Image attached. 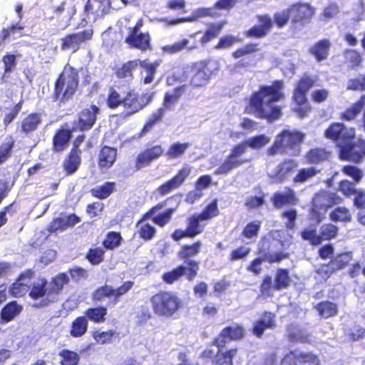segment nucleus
<instances>
[{"instance_id": "1", "label": "nucleus", "mask_w": 365, "mask_h": 365, "mask_svg": "<svg viewBox=\"0 0 365 365\" xmlns=\"http://www.w3.org/2000/svg\"><path fill=\"white\" fill-rule=\"evenodd\" d=\"M283 88L282 80H275L271 86H261L258 91L250 95L245 112L268 122L279 119L282 114V108L279 106H273L272 103L284 99Z\"/></svg>"}, {"instance_id": "2", "label": "nucleus", "mask_w": 365, "mask_h": 365, "mask_svg": "<svg viewBox=\"0 0 365 365\" xmlns=\"http://www.w3.org/2000/svg\"><path fill=\"white\" fill-rule=\"evenodd\" d=\"M79 88V73L77 68L67 63L54 81L51 100L58 105L72 100Z\"/></svg>"}, {"instance_id": "3", "label": "nucleus", "mask_w": 365, "mask_h": 365, "mask_svg": "<svg viewBox=\"0 0 365 365\" xmlns=\"http://www.w3.org/2000/svg\"><path fill=\"white\" fill-rule=\"evenodd\" d=\"M69 279L65 272L52 277L50 282L44 277H39L38 282L30 284L29 296L34 300L43 298L41 306H48L58 300V296L68 284Z\"/></svg>"}, {"instance_id": "4", "label": "nucleus", "mask_w": 365, "mask_h": 365, "mask_svg": "<svg viewBox=\"0 0 365 365\" xmlns=\"http://www.w3.org/2000/svg\"><path fill=\"white\" fill-rule=\"evenodd\" d=\"M153 313L158 317L172 318L182 307L181 299L175 292L160 290L150 297Z\"/></svg>"}, {"instance_id": "5", "label": "nucleus", "mask_w": 365, "mask_h": 365, "mask_svg": "<svg viewBox=\"0 0 365 365\" xmlns=\"http://www.w3.org/2000/svg\"><path fill=\"white\" fill-rule=\"evenodd\" d=\"M291 17L289 9L287 8L274 14L273 19L269 14H258L256 19L258 24L253 25L245 32L248 38H262L271 31L273 24L279 29L285 26Z\"/></svg>"}, {"instance_id": "6", "label": "nucleus", "mask_w": 365, "mask_h": 365, "mask_svg": "<svg viewBox=\"0 0 365 365\" xmlns=\"http://www.w3.org/2000/svg\"><path fill=\"white\" fill-rule=\"evenodd\" d=\"M305 138V134L297 130H282L277 135L273 144L267 150L268 155H284L289 150L300 151L301 144Z\"/></svg>"}, {"instance_id": "7", "label": "nucleus", "mask_w": 365, "mask_h": 365, "mask_svg": "<svg viewBox=\"0 0 365 365\" xmlns=\"http://www.w3.org/2000/svg\"><path fill=\"white\" fill-rule=\"evenodd\" d=\"M190 74V84L194 88H200L207 86L212 78L218 71L216 61L212 58H205L192 62L188 66Z\"/></svg>"}, {"instance_id": "8", "label": "nucleus", "mask_w": 365, "mask_h": 365, "mask_svg": "<svg viewBox=\"0 0 365 365\" xmlns=\"http://www.w3.org/2000/svg\"><path fill=\"white\" fill-rule=\"evenodd\" d=\"M155 93L147 91L140 93L135 88L129 89L123 96V110L118 114L121 120H126L142 111L153 100Z\"/></svg>"}, {"instance_id": "9", "label": "nucleus", "mask_w": 365, "mask_h": 365, "mask_svg": "<svg viewBox=\"0 0 365 365\" xmlns=\"http://www.w3.org/2000/svg\"><path fill=\"white\" fill-rule=\"evenodd\" d=\"M317 78L307 73L303 74L297 81L294 88L292 100L297 106L294 111L301 118H304L311 111L307 94L316 85Z\"/></svg>"}, {"instance_id": "10", "label": "nucleus", "mask_w": 365, "mask_h": 365, "mask_svg": "<svg viewBox=\"0 0 365 365\" xmlns=\"http://www.w3.org/2000/svg\"><path fill=\"white\" fill-rule=\"evenodd\" d=\"M143 26V20L139 19L135 25L128 26L126 29L128 34L124 39V42L131 48L145 52L152 50L153 46L150 34L148 31L142 32L140 31Z\"/></svg>"}, {"instance_id": "11", "label": "nucleus", "mask_w": 365, "mask_h": 365, "mask_svg": "<svg viewBox=\"0 0 365 365\" xmlns=\"http://www.w3.org/2000/svg\"><path fill=\"white\" fill-rule=\"evenodd\" d=\"M257 254L259 255V257L253 259L246 267L247 271L252 273L255 276L261 274L262 271L261 267L262 262H266L270 264H278L289 258V253L283 251L270 252L269 247H266L264 245L257 248Z\"/></svg>"}, {"instance_id": "12", "label": "nucleus", "mask_w": 365, "mask_h": 365, "mask_svg": "<svg viewBox=\"0 0 365 365\" xmlns=\"http://www.w3.org/2000/svg\"><path fill=\"white\" fill-rule=\"evenodd\" d=\"M200 269V262L197 260L190 259L184 262V264H180L173 269L165 272L162 274L163 281L168 284H172L178 281L182 276L191 282L197 275Z\"/></svg>"}, {"instance_id": "13", "label": "nucleus", "mask_w": 365, "mask_h": 365, "mask_svg": "<svg viewBox=\"0 0 365 365\" xmlns=\"http://www.w3.org/2000/svg\"><path fill=\"white\" fill-rule=\"evenodd\" d=\"M247 149V146L244 140L235 145L230 154L215 170V173L217 175L227 174L232 170L249 163V159L242 158V155L246 153Z\"/></svg>"}, {"instance_id": "14", "label": "nucleus", "mask_w": 365, "mask_h": 365, "mask_svg": "<svg viewBox=\"0 0 365 365\" xmlns=\"http://www.w3.org/2000/svg\"><path fill=\"white\" fill-rule=\"evenodd\" d=\"M324 137L334 142L341 148V145L352 141L356 137V130L353 127H346L343 123L333 122L324 131Z\"/></svg>"}, {"instance_id": "15", "label": "nucleus", "mask_w": 365, "mask_h": 365, "mask_svg": "<svg viewBox=\"0 0 365 365\" xmlns=\"http://www.w3.org/2000/svg\"><path fill=\"white\" fill-rule=\"evenodd\" d=\"M246 329L245 327L238 323H233L231 325L225 327L215 337L212 341V345L216 346L218 349H222L227 344L231 341H240L245 338Z\"/></svg>"}, {"instance_id": "16", "label": "nucleus", "mask_w": 365, "mask_h": 365, "mask_svg": "<svg viewBox=\"0 0 365 365\" xmlns=\"http://www.w3.org/2000/svg\"><path fill=\"white\" fill-rule=\"evenodd\" d=\"M339 155L343 160L361 163L365 158V139L359 138L356 141H349L341 145Z\"/></svg>"}, {"instance_id": "17", "label": "nucleus", "mask_w": 365, "mask_h": 365, "mask_svg": "<svg viewBox=\"0 0 365 365\" xmlns=\"http://www.w3.org/2000/svg\"><path fill=\"white\" fill-rule=\"evenodd\" d=\"M93 34L94 31L92 28L76 33L68 34L60 39V48L62 51L70 50L72 53H76L81 48L83 43L93 38Z\"/></svg>"}, {"instance_id": "18", "label": "nucleus", "mask_w": 365, "mask_h": 365, "mask_svg": "<svg viewBox=\"0 0 365 365\" xmlns=\"http://www.w3.org/2000/svg\"><path fill=\"white\" fill-rule=\"evenodd\" d=\"M202 221L196 213L190 215L187 218L186 228L175 230L170 235L172 240L178 242L183 238H195L204 232L205 225L202 223Z\"/></svg>"}, {"instance_id": "19", "label": "nucleus", "mask_w": 365, "mask_h": 365, "mask_svg": "<svg viewBox=\"0 0 365 365\" xmlns=\"http://www.w3.org/2000/svg\"><path fill=\"white\" fill-rule=\"evenodd\" d=\"M279 365H320V360L318 355L312 351L292 349L283 355Z\"/></svg>"}, {"instance_id": "20", "label": "nucleus", "mask_w": 365, "mask_h": 365, "mask_svg": "<svg viewBox=\"0 0 365 365\" xmlns=\"http://www.w3.org/2000/svg\"><path fill=\"white\" fill-rule=\"evenodd\" d=\"M288 9L294 25L304 26L310 23L316 12L315 8L308 2L298 1L292 4Z\"/></svg>"}, {"instance_id": "21", "label": "nucleus", "mask_w": 365, "mask_h": 365, "mask_svg": "<svg viewBox=\"0 0 365 365\" xmlns=\"http://www.w3.org/2000/svg\"><path fill=\"white\" fill-rule=\"evenodd\" d=\"M99 113L100 108L94 104L81 110L78 113L77 119L73 122V130L83 132L90 130L96 124Z\"/></svg>"}, {"instance_id": "22", "label": "nucleus", "mask_w": 365, "mask_h": 365, "mask_svg": "<svg viewBox=\"0 0 365 365\" xmlns=\"http://www.w3.org/2000/svg\"><path fill=\"white\" fill-rule=\"evenodd\" d=\"M276 327V314L272 312L264 311L259 317L253 322L251 332L257 338L261 339L266 330L274 329Z\"/></svg>"}, {"instance_id": "23", "label": "nucleus", "mask_w": 365, "mask_h": 365, "mask_svg": "<svg viewBox=\"0 0 365 365\" xmlns=\"http://www.w3.org/2000/svg\"><path fill=\"white\" fill-rule=\"evenodd\" d=\"M190 168H180L174 176L157 187V193L160 196H165L179 188L184 184L185 180L190 175Z\"/></svg>"}, {"instance_id": "24", "label": "nucleus", "mask_w": 365, "mask_h": 365, "mask_svg": "<svg viewBox=\"0 0 365 365\" xmlns=\"http://www.w3.org/2000/svg\"><path fill=\"white\" fill-rule=\"evenodd\" d=\"M164 153V149L160 144H156L145 148L137 155L135 161V170L147 167L150 163L160 158Z\"/></svg>"}, {"instance_id": "25", "label": "nucleus", "mask_w": 365, "mask_h": 365, "mask_svg": "<svg viewBox=\"0 0 365 365\" xmlns=\"http://www.w3.org/2000/svg\"><path fill=\"white\" fill-rule=\"evenodd\" d=\"M312 202L316 207H321L325 212L334 205L341 203L343 198L335 192L320 190L314 194Z\"/></svg>"}, {"instance_id": "26", "label": "nucleus", "mask_w": 365, "mask_h": 365, "mask_svg": "<svg viewBox=\"0 0 365 365\" xmlns=\"http://www.w3.org/2000/svg\"><path fill=\"white\" fill-rule=\"evenodd\" d=\"M34 271L32 269H27L22 272L9 288V293L12 297H21L29 294L30 284L24 282V280L29 279V281L34 276Z\"/></svg>"}, {"instance_id": "27", "label": "nucleus", "mask_w": 365, "mask_h": 365, "mask_svg": "<svg viewBox=\"0 0 365 365\" xmlns=\"http://www.w3.org/2000/svg\"><path fill=\"white\" fill-rule=\"evenodd\" d=\"M81 218L72 213L64 217H55L47 227V231L50 233L63 232L68 227H72L81 222Z\"/></svg>"}, {"instance_id": "28", "label": "nucleus", "mask_w": 365, "mask_h": 365, "mask_svg": "<svg viewBox=\"0 0 365 365\" xmlns=\"http://www.w3.org/2000/svg\"><path fill=\"white\" fill-rule=\"evenodd\" d=\"M42 122V114L41 113H30L21 120L19 126V131L21 134L29 136L38 130Z\"/></svg>"}, {"instance_id": "29", "label": "nucleus", "mask_w": 365, "mask_h": 365, "mask_svg": "<svg viewBox=\"0 0 365 365\" xmlns=\"http://www.w3.org/2000/svg\"><path fill=\"white\" fill-rule=\"evenodd\" d=\"M73 132H76V130H73V127L71 129L63 128L57 129L52 139L53 150L60 153L66 150L72 138Z\"/></svg>"}, {"instance_id": "30", "label": "nucleus", "mask_w": 365, "mask_h": 365, "mask_svg": "<svg viewBox=\"0 0 365 365\" xmlns=\"http://www.w3.org/2000/svg\"><path fill=\"white\" fill-rule=\"evenodd\" d=\"M298 163L293 159H286L280 163L274 173L273 179L276 182H282L287 180L297 170Z\"/></svg>"}, {"instance_id": "31", "label": "nucleus", "mask_w": 365, "mask_h": 365, "mask_svg": "<svg viewBox=\"0 0 365 365\" xmlns=\"http://www.w3.org/2000/svg\"><path fill=\"white\" fill-rule=\"evenodd\" d=\"M331 43L328 38H322L315 42L309 48V53L316 61L322 62L328 58Z\"/></svg>"}, {"instance_id": "32", "label": "nucleus", "mask_w": 365, "mask_h": 365, "mask_svg": "<svg viewBox=\"0 0 365 365\" xmlns=\"http://www.w3.org/2000/svg\"><path fill=\"white\" fill-rule=\"evenodd\" d=\"M118 150L108 145L101 147L98 155V165L100 169L110 168L117 159Z\"/></svg>"}, {"instance_id": "33", "label": "nucleus", "mask_w": 365, "mask_h": 365, "mask_svg": "<svg viewBox=\"0 0 365 365\" xmlns=\"http://www.w3.org/2000/svg\"><path fill=\"white\" fill-rule=\"evenodd\" d=\"M331 153L324 147H314L310 148L304 155L307 163L310 165H319L328 161Z\"/></svg>"}, {"instance_id": "34", "label": "nucleus", "mask_w": 365, "mask_h": 365, "mask_svg": "<svg viewBox=\"0 0 365 365\" xmlns=\"http://www.w3.org/2000/svg\"><path fill=\"white\" fill-rule=\"evenodd\" d=\"M187 86L185 84L179 86L173 89L171 92H166L164 95L162 106L159 108L163 109V113L171 110L178 103L180 98L186 91Z\"/></svg>"}, {"instance_id": "35", "label": "nucleus", "mask_w": 365, "mask_h": 365, "mask_svg": "<svg viewBox=\"0 0 365 365\" xmlns=\"http://www.w3.org/2000/svg\"><path fill=\"white\" fill-rule=\"evenodd\" d=\"M272 202L274 207L279 209L284 206L297 205L298 199L294 190L289 189L286 192H274L272 197Z\"/></svg>"}, {"instance_id": "36", "label": "nucleus", "mask_w": 365, "mask_h": 365, "mask_svg": "<svg viewBox=\"0 0 365 365\" xmlns=\"http://www.w3.org/2000/svg\"><path fill=\"white\" fill-rule=\"evenodd\" d=\"M23 311V306L16 301L6 304L0 312V323L6 324L14 320Z\"/></svg>"}, {"instance_id": "37", "label": "nucleus", "mask_w": 365, "mask_h": 365, "mask_svg": "<svg viewBox=\"0 0 365 365\" xmlns=\"http://www.w3.org/2000/svg\"><path fill=\"white\" fill-rule=\"evenodd\" d=\"M237 347L225 350L218 349L212 359V365H234L233 359L238 354Z\"/></svg>"}, {"instance_id": "38", "label": "nucleus", "mask_w": 365, "mask_h": 365, "mask_svg": "<svg viewBox=\"0 0 365 365\" xmlns=\"http://www.w3.org/2000/svg\"><path fill=\"white\" fill-rule=\"evenodd\" d=\"M24 101L20 100L18 103L6 106L2 108L3 118L2 123L4 128L10 125L12 122L18 117L22 110Z\"/></svg>"}, {"instance_id": "39", "label": "nucleus", "mask_w": 365, "mask_h": 365, "mask_svg": "<svg viewBox=\"0 0 365 365\" xmlns=\"http://www.w3.org/2000/svg\"><path fill=\"white\" fill-rule=\"evenodd\" d=\"M165 114L163 108H157L144 123L140 130L139 136L143 137L150 133L158 124L163 121Z\"/></svg>"}, {"instance_id": "40", "label": "nucleus", "mask_w": 365, "mask_h": 365, "mask_svg": "<svg viewBox=\"0 0 365 365\" xmlns=\"http://www.w3.org/2000/svg\"><path fill=\"white\" fill-rule=\"evenodd\" d=\"M318 315L322 319H329L335 317L338 314V306L336 303L324 300L314 306Z\"/></svg>"}, {"instance_id": "41", "label": "nucleus", "mask_w": 365, "mask_h": 365, "mask_svg": "<svg viewBox=\"0 0 365 365\" xmlns=\"http://www.w3.org/2000/svg\"><path fill=\"white\" fill-rule=\"evenodd\" d=\"M81 163V153L70 150L62 163L66 175H71L79 168Z\"/></svg>"}, {"instance_id": "42", "label": "nucleus", "mask_w": 365, "mask_h": 365, "mask_svg": "<svg viewBox=\"0 0 365 365\" xmlns=\"http://www.w3.org/2000/svg\"><path fill=\"white\" fill-rule=\"evenodd\" d=\"M108 309L105 306H96L87 308L83 316L87 318V321H91L94 324H101L106 321Z\"/></svg>"}, {"instance_id": "43", "label": "nucleus", "mask_w": 365, "mask_h": 365, "mask_svg": "<svg viewBox=\"0 0 365 365\" xmlns=\"http://www.w3.org/2000/svg\"><path fill=\"white\" fill-rule=\"evenodd\" d=\"M139 59L129 60L123 63L120 67L116 68L114 74L120 79L128 78L132 80L134 77L133 72L137 69Z\"/></svg>"}, {"instance_id": "44", "label": "nucleus", "mask_w": 365, "mask_h": 365, "mask_svg": "<svg viewBox=\"0 0 365 365\" xmlns=\"http://www.w3.org/2000/svg\"><path fill=\"white\" fill-rule=\"evenodd\" d=\"M225 24V21L209 23L207 24V29L203 32L202 36L200 40V43L202 46H205L210 41L216 38L222 31Z\"/></svg>"}, {"instance_id": "45", "label": "nucleus", "mask_w": 365, "mask_h": 365, "mask_svg": "<svg viewBox=\"0 0 365 365\" xmlns=\"http://www.w3.org/2000/svg\"><path fill=\"white\" fill-rule=\"evenodd\" d=\"M161 63V60H155L150 63L148 59L139 60L138 66L142 68L146 72V76L143 78L144 84H150L155 79L157 69Z\"/></svg>"}, {"instance_id": "46", "label": "nucleus", "mask_w": 365, "mask_h": 365, "mask_svg": "<svg viewBox=\"0 0 365 365\" xmlns=\"http://www.w3.org/2000/svg\"><path fill=\"white\" fill-rule=\"evenodd\" d=\"M88 329V322L83 315L75 318L70 326L69 333L73 338H80L86 334Z\"/></svg>"}, {"instance_id": "47", "label": "nucleus", "mask_w": 365, "mask_h": 365, "mask_svg": "<svg viewBox=\"0 0 365 365\" xmlns=\"http://www.w3.org/2000/svg\"><path fill=\"white\" fill-rule=\"evenodd\" d=\"M287 339L289 342L293 344H307L311 342L310 334L301 329H295V326L294 324H289L287 327Z\"/></svg>"}, {"instance_id": "48", "label": "nucleus", "mask_w": 365, "mask_h": 365, "mask_svg": "<svg viewBox=\"0 0 365 365\" xmlns=\"http://www.w3.org/2000/svg\"><path fill=\"white\" fill-rule=\"evenodd\" d=\"M201 247L202 242L200 240L195 241L190 245H183L178 252V257L185 262L190 260L191 259L190 258L200 253Z\"/></svg>"}, {"instance_id": "49", "label": "nucleus", "mask_w": 365, "mask_h": 365, "mask_svg": "<svg viewBox=\"0 0 365 365\" xmlns=\"http://www.w3.org/2000/svg\"><path fill=\"white\" fill-rule=\"evenodd\" d=\"M292 279L289 276V271L287 268H277L274 274V290H282L289 287Z\"/></svg>"}, {"instance_id": "50", "label": "nucleus", "mask_w": 365, "mask_h": 365, "mask_svg": "<svg viewBox=\"0 0 365 365\" xmlns=\"http://www.w3.org/2000/svg\"><path fill=\"white\" fill-rule=\"evenodd\" d=\"M116 187L115 182L107 181L101 185L91 189L90 192L93 197L104 200L108 197Z\"/></svg>"}, {"instance_id": "51", "label": "nucleus", "mask_w": 365, "mask_h": 365, "mask_svg": "<svg viewBox=\"0 0 365 365\" xmlns=\"http://www.w3.org/2000/svg\"><path fill=\"white\" fill-rule=\"evenodd\" d=\"M197 48V45L194 43L192 45H190V41L187 38H183L181 41L175 42L173 44L166 45L163 47V51L164 53L168 54H173L176 53H179L183 49H187V51H192Z\"/></svg>"}, {"instance_id": "52", "label": "nucleus", "mask_w": 365, "mask_h": 365, "mask_svg": "<svg viewBox=\"0 0 365 365\" xmlns=\"http://www.w3.org/2000/svg\"><path fill=\"white\" fill-rule=\"evenodd\" d=\"M123 240V239L119 232L109 231L106 235L102 244L105 250H113L122 244Z\"/></svg>"}, {"instance_id": "53", "label": "nucleus", "mask_w": 365, "mask_h": 365, "mask_svg": "<svg viewBox=\"0 0 365 365\" xmlns=\"http://www.w3.org/2000/svg\"><path fill=\"white\" fill-rule=\"evenodd\" d=\"M352 260L353 252L351 251H345L336 255L330 261L337 271L348 267Z\"/></svg>"}, {"instance_id": "54", "label": "nucleus", "mask_w": 365, "mask_h": 365, "mask_svg": "<svg viewBox=\"0 0 365 365\" xmlns=\"http://www.w3.org/2000/svg\"><path fill=\"white\" fill-rule=\"evenodd\" d=\"M190 147V143L188 142L180 143L176 142L172 143L168 150L165 153V155L168 159H175L180 158L184 155L185 151Z\"/></svg>"}, {"instance_id": "55", "label": "nucleus", "mask_w": 365, "mask_h": 365, "mask_svg": "<svg viewBox=\"0 0 365 365\" xmlns=\"http://www.w3.org/2000/svg\"><path fill=\"white\" fill-rule=\"evenodd\" d=\"M218 200L213 199L208 203L200 213H196L203 221H210L220 214Z\"/></svg>"}, {"instance_id": "56", "label": "nucleus", "mask_w": 365, "mask_h": 365, "mask_svg": "<svg viewBox=\"0 0 365 365\" xmlns=\"http://www.w3.org/2000/svg\"><path fill=\"white\" fill-rule=\"evenodd\" d=\"M106 298L113 299V287L107 284L97 287L91 293V299L93 302H101Z\"/></svg>"}, {"instance_id": "57", "label": "nucleus", "mask_w": 365, "mask_h": 365, "mask_svg": "<svg viewBox=\"0 0 365 365\" xmlns=\"http://www.w3.org/2000/svg\"><path fill=\"white\" fill-rule=\"evenodd\" d=\"M136 227L138 237L145 242L150 241L156 236L155 227L149 222L136 225Z\"/></svg>"}, {"instance_id": "58", "label": "nucleus", "mask_w": 365, "mask_h": 365, "mask_svg": "<svg viewBox=\"0 0 365 365\" xmlns=\"http://www.w3.org/2000/svg\"><path fill=\"white\" fill-rule=\"evenodd\" d=\"M105 252V249L103 247H91L88 249L85 258L91 264L98 265L104 261Z\"/></svg>"}, {"instance_id": "59", "label": "nucleus", "mask_w": 365, "mask_h": 365, "mask_svg": "<svg viewBox=\"0 0 365 365\" xmlns=\"http://www.w3.org/2000/svg\"><path fill=\"white\" fill-rule=\"evenodd\" d=\"M14 146L15 140L11 135H8L6 141L0 144V165L11 157Z\"/></svg>"}, {"instance_id": "60", "label": "nucleus", "mask_w": 365, "mask_h": 365, "mask_svg": "<svg viewBox=\"0 0 365 365\" xmlns=\"http://www.w3.org/2000/svg\"><path fill=\"white\" fill-rule=\"evenodd\" d=\"M333 222H350L352 220L350 210L345 207H337L334 208L329 215Z\"/></svg>"}, {"instance_id": "61", "label": "nucleus", "mask_w": 365, "mask_h": 365, "mask_svg": "<svg viewBox=\"0 0 365 365\" xmlns=\"http://www.w3.org/2000/svg\"><path fill=\"white\" fill-rule=\"evenodd\" d=\"M317 173L318 170L314 167L303 168L298 170L292 181L295 184L304 183L312 179Z\"/></svg>"}, {"instance_id": "62", "label": "nucleus", "mask_w": 365, "mask_h": 365, "mask_svg": "<svg viewBox=\"0 0 365 365\" xmlns=\"http://www.w3.org/2000/svg\"><path fill=\"white\" fill-rule=\"evenodd\" d=\"M58 355L61 356V365H78L80 361V356L74 351L67 349H62Z\"/></svg>"}, {"instance_id": "63", "label": "nucleus", "mask_w": 365, "mask_h": 365, "mask_svg": "<svg viewBox=\"0 0 365 365\" xmlns=\"http://www.w3.org/2000/svg\"><path fill=\"white\" fill-rule=\"evenodd\" d=\"M345 61L351 69H355L361 66L363 58L358 51L349 49L345 51Z\"/></svg>"}, {"instance_id": "64", "label": "nucleus", "mask_w": 365, "mask_h": 365, "mask_svg": "<svg viewBox=\"0 0 365 365\" xmlns=\"http://www.w3.org/2000/svg\"><path fill=\"white\" fill-rule=\"evenodd\" d=\"M244 141L247 148L249 147L253 150H259L269 142V138L264 134H260L249 138Z\"/></svg>"}]
</instances>
